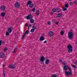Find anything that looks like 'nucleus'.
I'll list each match as a JSON object with an SVG mask.
<instances>
[{"label":"nucleus","instance_id":"47","mask_svg":"<svg viewBox=\"0 0 77 77\" xmlns=\"http://www.w3.org/2000/svg\"><path fill=\"white\" fill-rule=\"evenodd\" d=\"M63 64L64 65V66H66V65H65V63L64 64Z\"/></svg>","mask_w":77,"mask_h":77},{"label":"nucleus","instance_id":"22","mask_svg":"<svg viewBox=\"0 0 77 77\" xmlns=\"http://www.w3.org/2000/svg\"><path fill=\"white\" fill-rule=\"evenodd\" d=\"M52 12H57L56 9V8H53L52 9Z\"/></svg>","mask_w":77,"mask_h":77},{"label":"nucleus","instance_id":"46","mask_svg":"<svg viewBox=\"0 0 77 77\" xmlns=\"http://www.w3.org/2000/svg\"><path fill=\"white\" fill-rule=\"evenodd\" d=\"M28 30H29V26H28Z\"/></svg>","mask_w":77,"mask_h":77},{"label":"nucleus","instance_id":"41","mask_svg":"<svg viewBox=\"0 0 77 77\" xmlns=\"http://www.w3.org/2000/svg\"><path fill=\"white\" fill-rule=\"evenodd\" d=\"M59 61L60 62H62V60L61 59H60L59 60Z\"/></svg>","mask_w":77,"mask_h":77},{"label":"nucleus","instance_id":"7","mask_svg":"<svg viewBox=\"0 0 77 77\" xmlns=\"http://www.w3.org/2000/svg\"><path fill=\"white\" fill-rule=\"evenodd\" d=\"M1 10L2 11H4L6 10V6L2 5L1 7Z\"/></svg>","mask_w":77,"mask_h":77},{"label":"nucleus","instance_id":"32","mask_svg":"<svg viewBox=\"0 0 77 77\" xmlns=\"http://www.w3.org/2000/svg\"><path fill=\"white\" fill-rule=\"evenodd\" d=\"M67 9V8H64L63 9V11H66Z\"/></svg>","mask_w":77,"mask_h":77},{"label":"nucleus","instance_id":"2","mask_svg":"<svg viewBox=\"0 0 77 77\" xmlns=\"http://www.w3.org/2000/svg\"><path fill=\"white\" fill-rule=\"evenodd\" d=\"M32 18L33 16H32V14H29L26 17V19L27 20H29V19H30V21L31 23H33L34 21H35V20H34L33 19H32Z\"/></svg>","mask_w":77,"mask_h":77},{"label":"nucleus","instance_id":"28","mask_svg":"<svg viewBox=\"0 0 77 77\" xmlns=\"http://www.w3.org/2000/svg\"><path fill=\"white\" fill-rule=\"evenodd\" d=\"M29 31L28 30H27L26 32L24 33V34H29Z\"/></svg>","mask_w":77,"mask_h":77},{"label":"nucleus","instance_id":"29","mask_svg":"<svg viewBox=\"0 0 77 77\" xmlns=\"http://www.w3.org/2000/svg\"><path fill=\"white\" fill-rule=\"evenodd\" d=\"M26 36V34H24L23 35V36L22 37V39H23L25 38V37Z\"/></svg>","mask_w":77,"mask_h":77},{"label":"nucleus","instance_id":"5","mask_svg":"<svg viewBox=\"0 0 77 77\" xmlns=\"http://www.w3.org/2000/svg\"><path fill=\"white\" fill-rule=\"evenodd\" d=\"M32 28V29L30 30V32H31V33L34 32H35V30H36V29H37L36 26H33Z\"/></svg>","mask_w":77,"mask_h":77},{"label":"nucleus","instance_id":"6","mask_svg":"<svg viewBox=\"0 0 77 77\" xmlns=\"http://www.w3.org/2000/svg\"><path fill=\"white\" fill-rule=\"evenodd\" d=\"M14 6L16 8H19L20 6V3L18 2H16L14 5Z\"/></svg>","mask_w":77,"mask_h":77},{"label":"nucleus","instance_id":"45","mask_svg":"<svg viewBox=\"0 0 77 77\" xmlns=\"http://www.w3.org/2000/svg\"><path fill=\"white\" fill-rule=\"evenodd\" d=\"M50 14L51 15H52V14H53V12H51Z\"/></svg>","mask_w":77,"mask_h":77},{"label":"nucleus","instance_id":"53","mask_svg":"<svg viewBox=\"0 0 77 77\" xmlns=\"http://www.w3.org/2000/svg\"><path fill=\"white\" fill-rule=\"evenodd\" d=\"M40 63L42 64V63Z\"/></svg>","mask_w":77,"mask_h":77},{"label":"nucleus","instance_id":"9","mask_svg":"<svg viewBox=\"0 0 77 77\" xmlns=\"http://www.w3.org/2000/svg\"><path fill=\"white\" fill-rule=\"evenodd\" d=\"M15 67L16 66H15L14 64H10L8 66L9 68H11V69H14V68H15Z\"/></svg>","mask_w":77,"mask_h":77},{"label":"nucleus","instance_id":"27","mask_svg":"<svg viewBox=\"0 0 77 77\" xmlns=\"http://www.w3.org/2000/svg\"><path fill=\"white\" fill-rule=\"evenodd\" d=\"M60 34L61 35H63V34H64V32L63 31H61L60 32Z\"/></svg>","mask_w":77,"mask_h":77},{"label":"nucleus","instance_id":"25","mask_svg":"<svg viewBox=\"0 0 77 77\" xmlns=\"http://www.w3.org/2000/svg\"><path fill=\"white\" fill-rule=\"evenodd\" d=\"M68 7V4H66L65 5V7L64 8H67Z\"/></svg>","mask_w":77,"mask_h":77},{"label":"nucleus","instance_id":"30","mask_svg":"<svg viewBox=\"0 0 77 77\" xmlns=\"http://www.w3.org/2000/svg\"><path fill=\"white\" fill-rule=\"evenodd\" d=\"M35 10L36 9H35V8H32V9L31 10V11L32 12H35Z\"/></svg>","mask_w":77,"mask_h":77},{"label":"nucleus","instance_id":"40","mask_svg":"<svg viewBox=\"0 0 77 77\" xmlns=\"http://www.w3.org/2000/svg\"><path fill=\"white\" fill-rule=\"evenodd\" d=\"M47 41L46 40L43 42V43H47Z\"/></svg>","mask_w":77,"mask_h":77},{"label":"nucleus","instance_id":"11","mask_svg":"<svg viewBox=\"0 0 77 77\" xmlns=\"http://www.w3.org/2000/svg\"><path fill=\"white\" fill-rule=\"evenodd\" d=\"M49 35L50 37L53 36L54 35V33L52 31H50L49 33Z\"/></svg>","mask_w":77,"mask_h":77},{"label":"nucleus","instance_id":"3","mask_svg":"<svg viewBox=\"0 0 77 77\" xmlns=\"http://www.w3.org/2000/svg\"><path fill=\"white\" fill-rule=\"evenodd\" d=\"M74 33L72 32H70L68 34V36L69 39L71 40L73 39V36Z\"/></svg>","mask_w":77,"mask_h":77},{"label":"nucleus","instance_id":"43","mask_svg":"<svg viewBox=\"0 0 77 77\" xmlns=\"http://www.w3.org/2000/svg\"><path fill=\"white\" fill-rule=\"evenodd\" d=\"M35 24H36V23H33L32 24V25H33V26H35Z\"/></svg>","mask_w":77,"mask_h":77},{"label":"nucleus","instance_id":"8","mask_svg":"<svg viewBox=\"0 0 77 77\" xmlns=\"http://www.w3.org/2000/svg\"><path fill=\"white\" fill-rule=\"evenodd\" d=\"M40 60L41 62H43L45 60V57L43 55H42V57H41Z\"/></svg>","mask_w":77,"mask_h":77},{"label":"nucleus","instance_id":"44","mask_svg":"<svg viewBox=\"0 0 77 77\" xmlns=\"http://www.w3.org/2000/svg\"><path fill=\"white\" fill-rule=\"evenodd\" d=\"M4 76H5V71L3 72Z\"/></svg>","mask_w":77,"mask_h":77},{"label":"nucleus","instance_id":"20","mask_svg":"<svg viewBox=\"0 0 77 77\" xmlns=\"http://www.w3.org/2000/svg\"><path fill=\"white\" fill-rule=\"evenodd\" d=\"M5 44V41H2V40H0V45H3V44Z\"/></svg>","mask_w":77,"mask_h":77},{"label":"nucleus","instance_id":"42","mask_svg":"<svg viewBox=\"0 0 77 77\" xmlns=\"http://www.w3.org/2000/svg\"><path fill=\"white\" fill-rule=\"evenodd\" d=\"M29 27H32V25L31 24H29Z\"/></svg>","mask_w":77,"mask_h":77},{"label":"nucleus","instance_id":"34","mask_svg":"<svg viewBox=\"0 0 77 77\" xmlns=\"http://www.w3.org/2000/svg\"><path fill=\"white\" fill-rule=\"evenodd\" d=\"M51 24V22H50V21H48V25H50Z\"/></svg>","mask_w":77,"mask_h":77},{"label":"nucleus","instance_id":"26","mask_svg":"<svg viewBox=\"0 0 77 77\" xmlns=\"http://www.w3.org/2000/svg\"><path fill=\"white\" fill-rule=\"evenodd\" d=\"M52 77H57V75L56 74H53L52 75Z\"/></svg>","mask_w":77,"mask_h":77},{"label":"nucleus","instance_id":"13","mask_svg":"<svg viewBox=\"0 0 77 77\" xmlns=\"http://www.w3.org/2000/svg\"><path fill=\"white\" fill-rule=\"evenodd\" d=\"M45 39V37L43 36L42 35V36L40 37V41H42Z\"/></svg>","mask_w":77,"mask_h":77},{"label":"nucleus","instance_id":"23","mask_svg":"<svg viewBox=\"0 0 77 77\" xmlns=\"http://www.w3.org/2000/svg\"><path fill=\"white\" fill-rule=\"evenodd\" d=\"M17 48L16 47L15 48L14 51H13V53H14L16 52L17 51Z\"/></svg>","mask_w":77,"mask_h":77},{"label":"nucleus","instance_id":"35","mask_svg":"<svg viewBox=\"0 0 77 77\" xmlns=\"http://www.w3.org/2000/svg\"><path fill=\"white\" fill-rule=\"evenodd\" d=\"M74 63H75V65H77V60H76L75 61Z\"/></svg>","mask_w":77,"mask_h":77},{"label":"nucleus","instance_id":"16","mask_svg":"<svg viewBox=\"0 0 77 77\" xmlns=\"http://www.w3.org/2000/svg\"><path fill=\"white\" fill-rule=\"evenodd\" d=\"M1 15L2 17H5V15H6V14L5 13L2 12L1 13Z\"/></svg>","mask_w":77,"mask_h":77},{"label":"nucleus","instance_id":"48","mask_svg":"<svg viewBox=\"0 0 77 77\" xmlns=\"http://www.w3.org/2000/svg\"><path fill=\"white\" fill-rule=\"evenodd\" d=\"M5 64L3 65V67H5Z\"/></svg>","mask_w":77,"mask_h":77},{"label":"nucleus","instance_id":"50","mask_svg":"<svg viewBox=\"0 0 77 77\" xmlns=\"http://www.w3.org/2000/svg\"><path fill=\"white\" fill-rule=\"evenodd\" d=\"M63 63V64H65V63Z\"/></svg>","mask_w":77,"mask_h":77},{"label":"nucleus","instance_id":"19","mask_svg":"<svg viewBox=\"0 0 77 77\" xmlns=\"http://www.w3.org/2000/svg\"><path fill=\"white\" fill-rule=\"evenodd\" d=\"M58 16H57V17H62V14L61 13H59L58 14Z\"/></svg>","mask_w":77,"mask_h":77},{"label":"nucleus","instance_id":"18","mask_svg":"<svg viewBox=\"0 0 77 77\" xmlns=\"http://www.w3.org/2000/svg\"><path fill=\"white\" fill-rule=\"evenodd\" d=\"M49 62H50V61L48 59H47L46 60V61L45 62L46 64H48L49 63Z\"/></svg>","mask_w":77,"mask_h":77},{"label":"nucleus","instance_id":"37","mask_svg":"<svg viewBox=\"0 0 77 77\" xmlns=\"http://www.w3.org/2000/svg\"><path fill=\"white\" fill-rule=\"evenodd\" d=\"M55 24L57 25H58V24H59V22H56V23H55Z\"/></svg>","mask_w":77,"mask_h":77},{"label":"nucleus","instance_id":"39","mask_svg":"<svg viewBox=\"0 0 77 77\" xmlns=\"http://www.w3.org/2000/svg\"><path fill=\"white\" fill-rule=\"evenodd\" d=\"M25 26H26V27H27L28 26V24L26 23L25 24Z\"/></svg>","mask_w":77,"mask_h":77},{"label":"nucleus","instance_id":"21","mask_svg":"<svg viewBox=\"0 0 77 77\" xmlns=\"http://www.w3.org/2000/svg\"><path fill=\"white\" fill-rule=\"evenodd\" d=\"M34 7V5L33 4H31L30 5H29V8H33V7Z\"/></svg>","mask_w":77,"mask_h":77},{"label":"nucleus","instance_id":"33","mask_svg":"<svg viewBox=\"0 0 77 77\" xmlns=\"http://www.w3.org/2000/svg\"><path fill=\"white\" fill-rule=\"evenodd\" d=\"M73 3H74V4H77V1L76 0H75V1H74L73 2Z\"/></svg>","mask_w":77,"mask_h":77},{"label":"nucleus","instance_id":"10","mask_svg":"<svg viewBox=\"0 0 77 77\" xmlns=\"http://www.w3.org/2000/svg\"><path fill=\"white\" fill-rule=\"evenodd\" d=\"M12 29H13V28L12 27H10L8 28V33H11V32Z\"/></svg>","mask_w":77,"mask_h":77},{"label":"nucleus","instance_id":"4","mask_svg":"<svg viewBox=\"0 0 77 77\" xmlns=\"http://www.w3.org/2000/svg\"><path fill=\"white\" fill-rule=\"evenodd\" d=\"M67 48L68 49V51L69 53H71L72 51V45H69L67 46Z\"/></svg>","mask_w":77,"mask_h":77},{"label":"nucleus","instance_id":"14","mask_svg":"<svg viewBox=\"0 0 77 77\" xmlns=\"http://www.w3.org/2000/svg\"><path fill=\"white\" fill-rule=\"evenodd\" d=\"M56 10H57V12H59L62 11V9H60V8H56Z\"/></svg>","mask_w":77,"mask_h":77},{"label":"nucleus","instance_id":"38","mask_svg":"<svg viewBox=\"0 0 77 77\" xmlns=\"http://www.w3.org/2000/svg\"><path fill=\"white\" fill-rule=\"evenodd\" d=\"M70 5H73V3H72V2H70Z\"/></svg>","mask_w":77,"mask_h":77},{"label":"nucleus","instance_id":"31","mask_svg":"<svg viewBox=\"0 0 77 77\" xmlns=\"http://www.w3.org/2000/svg\"><path fill=\"white\" fill-rule=\"evenodd\" d=\"M8 48H5L4 49V51H7V50H8Z\"/></svg>","mask_w":77,"mask_h":77},{"label":"nucleus","instance_id":"12","mask_svg":"<svg viewBox=\"0 0 77 77\" xmlns=\"http://www.w3.org/2000/svg\"><path fill=\"white\" fill-rule=\"evenodd\" d=\"M5 53L2 52L1 53L0 58H3L5 57Z\"/></svg>","mask_w":77,"mask_h":77},{"label":"nucleus","instance_id":"51","mask_svg":"<svg viewBox=\"0 0 77 77\" xmlns=\"http://www.w3.org/2000/svg\"><path fill=\"white\" fill-rule=\"evenodd\" d=\"M69 0V1H71V0Z\"/></svg>","mask_w":77,"mask_h":77},{"label":"nucleus","instance_id":"36","mask_svg":"<svg viewBox=\"0 0 77 77\" xmlns=\"http://www.w3.org/2000/svg\"><path fill=\"white\" fill-rule=\"evenodd\" d=\"M72 66L73 67H74V68H75H75H77V67H76L75 65H73Z\"/></svg>","mask_w":77,"mask_h":77},{"label":"nucleus","instance_id":"1","mask_svg":"<svg viewBox=\"0 0 77 77\" xmlns=\"http://www.w3.org/2000/svg\"><path fill=\"white\" fill-rule=\"evenodd\" d=\"M64 69L65 70V74L66 76L67 75H72V70L71 68H69V66H64Z\"/></svg>","mask_w":77,"mask_h":77},{"label":"nucleus","instance_id":"49","mask_svg":"<svg viewBox=\"0 0 77 77\" xmlns=\"http://www.w3.org/2000/svg\"><path fill=\"white\" fill-rule=\"evenodd\" d=\"M75 44H77V42H76V43H75Z\"/></svg>","mask_w":77,"mask_h":77},{"label":"nucleus","instance_id":"15","mask_svg":"<svg viewBox=\"0 0 77 77\" xmlns=\"http://www.w3.org/2000/svg\"><path fill=\"white\" fill-rule=\"evenodd\" d=\"M36 13L35 14L36 15H39V14H40V11H39V10H37L36 11Z\"/></svg>","mask_w":77,"mask_h":77},{"label":"nucleus","instance_id":"52","mask_svg":"<svg viewBox=\"0 0 77 77\" xmlns=\"http://www.w3.org/2000/svg\"><path fill=\"white\" fill-rule=\"evenodd\" d=\"M70 31H72V29H71Z\"/></svg>","mask_w":77,"mask_h":77},{"label":"nucleus","instance_id":"17","mask_svg":"<svg viewBox=\"0 0 77 77\" xmlns=\"http://www.w3.org/2000/svg\"><path fill=\"white\" fill-rule=\"evenodd\" d=\"M32 2L30 0H29L28 2L27 3V5H31V4H32Z\"/></svg>","mask_w":77,"mask_h":77},{"label":"nucleus","instance_id":"24","mask_svg":"<svg viewBox=\"0 0 77 77\" xmlns=\"http://www.w3.org/2000/svg\"><path fill=\"white\" fill-rule=\"evenodd\" d=\"M9 32H8V31L6 32V36H9Z\"/></svg>","mask_w":77,"mask_h":77}]
</instances>
